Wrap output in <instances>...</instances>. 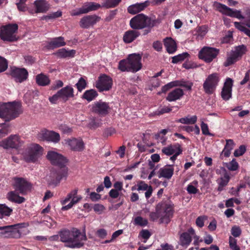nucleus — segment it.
<instances>
[{
  "label": "nucleus",
  "instance_id": "72a5a7b5",
  "mask_svg": "<svg viewBox=\"0 0 250 250\" xmlns=\"http://www.w3.org/2000/svg\"><path fill=\"white\" fill-rule=\"evenodd\" d=\"M6 197L9 201L18 204H21L25 201L24 198L19 196L14 191L9 192L7 194Z\"/></svg>",
  "mask_w": 250,
  "mask_h": 250
},
{
  "label": "nucleus",
  "instance_id": "49530a36",
  "mask_svg": "<svg viewBox=\"0 0 250 250\" xmlns=\"http://www.w3.org/2000/svg\"><path fill=\"white\" fill-rule=\"evenodd\" d=\"M12 211V209L5 205H0V218L5 216H9Z\"/></svg>",
  "mask_w": 250,
  "mask_h": 250
},
{
  "label": "nucleus",
  "instance_id": "13d9d810",
  "mask_svg": "<svg viewBox=\"0 0 250 250\" xmlns=\"http://www.w3.org/2000/svg\"><path fill=\"white\" fill-rule=\"evenodd\" d=\"M242 233L240 228L237 226H234L231 229V233L234 237H239Z\"/></svg>",
  "mask_w": 250,
  "mask_h": 250
},
{
  "label": "nucleus",
  "instance_id": "680f3d73",
  "mask_svg": "<svg viewBox=\"0 0 250 250\" xmlns=\"http://www.w3.org/2000/svg\"><path fill=\"white\" fill-rule=\"evenodd\" d=\"M201 128L202 133L205 135L213 136V134L209 131L208 125L204 122H202L201 124Z\"/></svg>",
  "mask_w": 250,
  "mask_h": 250
},
{
  "label": "nucleus",
  "instance_id": "bb28decb",
  "mask_svg": "<svg viewBox=\"0 0 250 250\" xmlns=\"http://www.w3.org/2000/svg\"><path fill=\"white\" fill-rule=\"evenodd\" d=\"M61 100L62 102H66L70 98L74 97V89L70 86H66L60 90Z\"/></svg>",
  "mask_w": 250,
  "mask_h": 250
},
{
  "label": "nucleus",
  "instance_id": "423d86ee",
  "mask_svg": "<svg viewBox=\"0 0 250 250\" xmlns=\"http://www.w3.org/2000/svg\"><path fill=\"white\" fill-rule=\"evenodd\" d=\"M192 238L193 239V245L196 246V250L199 249L200 243L203 242V239L196 235L195 230L190 228L187 231L182 233L179 236V245L183 248H187L190 244Z\"/></svg>",
  "mask_w": 250,
  "mask_h": 250
},
{
  "label": "nucleus",
  "instance_id": "864d4df0",
  "mask_svg": "<svg viewBox=\"0 0 250 250\" xmlns=\"http://www.w3.org/2000/svg\"><path fill=\"white\" fill-rule=\"evenodd\" d=\"M178 86H181L187 88L188 90H190L192 86H193V83L189 81H185L184 80L177 81Z\"/></svg>",
  "mask_w": 250,
  "mask_h": 250
},
{
  "label": "nucleus",
  "instance_id": "f03ea898",
  "mask_svg": "<svg viewBox=\"0 0 250 250\" xmlns=\"http://www.w3.org/2000/svg\"><path fill=\"white\" fill-rule=\"evenodd\" d=\"M61 241L65 243V246L70 248H80L83 246L86 240L85 234L81 235L79 230L73 229L69 230L64 229L59 232Z\"/></svg>",
  "mask_w": 250,
  "mask_h": 250
},
{
  "label": "nucleus",
  "instance_id": "b1692460",
  "mask_svg": "<svg viewBox=\"0 0 250 250\" xmlns=\"http://www.w3.org/2000/svg\"><path fill=\"white\" fill-rule=\"evenodd\" d=\"M101 18L97 15H88L82 18L80 21V26L83 28H88L99 21Z\"/></svg>",
  "mask_w": 250,
  "mask_h": 250
},
{
  "label": "nucleus",
  "instance_id": "4c0bfd02",
  "mask_svg": "<svg viewBox=\"0 0 250 250\" xmlns=\"http://www.w3.org/2000/svg\"><path fill=\"white\" fill-rule=\"evenodd\" d=\"M76 53L75 50H67L65 48L59 49L56 53V55L62 58L73 57Z\"/></svg>",
  "mask_w": 250,
  "mask_h": 250
},
{
  "label": "nucleus",
  "instance_id": "cd10ccee",
  "mask_svg": "<svg viewBox=\"0 0 250 250\" xmlns=\"http://www.w3.org/2000/svg\"><path fill=\"white\" fill-rule=\"evenodd\" d=\"M140 35L139 32L137 31L129 30L125 32L123 35V40L124 42L129 43L136 40Z\"/></svg>",
  "mask_w": 250,
  "mask_h": 250
},
{
  "label": "nucleus",
  "instance_id": "a18cd8bd",
  "mask_svg": "<svg viewBox=\"0 0 250 250\" xmlns=\"http://www.w3.org/2000/svg\"><path fill=\"white\" fill-rule=\"evenodd\" d=\"M48 228H52L56 225V222L49 216H45L43 219L39 223Z\"/></svg>",
  "mask_w": 250,
  "mask_h": 250
},
{
  "label": "nucleus",
  "instance_id": "338daca9",
  "mask_svg": "<svg viewBox=\"0 0 250 250\" xmlns=\"http://www.w3.org/2000/svg\"><path fill=\"white\" fill-rule=\"evenodd\" d=\"M207 219L205 216H201L198 217L196 220V224L197 226L200 228H202L204 225V221Z\"/></svg>",
  "mask_w": 250,
  "mask_h": 250
},
{
  "label": "nucleus",
  "instance_id": "4d7b16f0",
  "mask_svg": "<svg viewBox=\"0 0 250 250\" xmlns=\"http://www.w3.org/2000/svg\"><path fill=\"white\" fill-rule=\"evenodd\" d=\"M62 15V13L60 11H58L55 12H53L52 13H50L49 14H48L47 15L44 16V19L47 20H52V19H55L58 17H61Z\"/></svg>",
  "mask_w": 250,
  "mask_h": 250
},
{
  "label": "nucleus",
  "instance_id": "3c124183",
  "mask_svg": "<svg viewBox=\"0 0 250 250\" xmlns=\"http://www.w3.org/2000/svg\"><path fill=\"white\" fill-rule=\"evenodd\" d=\"M121 0H106L102 5L103 7L107 8L114 7L116 6Z\"/></svg>",
  "mask_w": 250,
  "mask_h": 250
},
{
  "label": "nucleus",
  "instance_id": "7ed1b4c3",
  "mask_svg": "<svg viewBox=\"0 0 250 250\" xmlns=\"http://www.w3.org/2000/svg\"><path fill=\"white\" fill-rule=\"evenodd\" d=\"M22 112L21 105L19 102L0 103V118L6 121L17 117Z\"/></svg>",
  "mask_w": 250,
  "mask_h": 250
},
{
  "label": "nucleus",
  "instance_id": "5fc2aeb1",
  "mask_svg": "<svg viewBox=\"0 0 250 250\" xmlns=\"http://www.w3.org/2000/svg\"><path fill=\"white\" fill-rule=\"evenodd\" d=\"M76 86L78 91L81 92L85 88L86 82L83 78H81L78 83L76 84Z\"/></svg>",
  "mask_w": 250,
  "mask_h": 250
},
{
  "label": "nucleus",
  "instance_id": "20e7f679",
  "mask_svg": "<svg viewBox=\"0 0 250 250\" xmlns=\"http://www.w3.org/2000/svg\"><path fill=\"white\" fill-rule=\"evenodd\" d=\"M141 59L142 56L139 54H130L126 60L119 62L118 68L122 71L136 72L142 68Z\"/></svg>",
  "mask_w": 250,
  "mask_h": 250
},
{
  "label": "nucleus",
  "instance_id": "412c9836",
  "mask_svg": "<svg viewBox=\"0 0 250 250\" xmlns=\"http://www.w3.org/2000/svg\"><path fill=\"white\" fill-rule=\"evenodd\" d=\"M109 110V106L108 103L99 101L93 104L92 112L99 115L104 116L106 115Z\"/></svg>",
  "mask_w": 250,
  "mask_h": 250
},
{
  "label": "nucleus",
  "instance_id": "79ce46f5",
  "mask_svg": "<svg viewBox=\"0 0 250 250\" xmlns=\"http://www.w3.org/2000/svg\"><path fill=\"white\" fill-rule=\"evenodd\" d=\"M229 179L230 177L229 175L226 172L224 174L223 176L218 179L217 180V183L219 185L218 190H221L222 188L228 184Z\"/></svg>",
  "mask_w": 250,
  "mask_h": 250
},
{
  "label": "nucleus",
  "instance_id": "09e8293b",
  "mask_svg": "<svg viewBox=\"0 0 250 250\" xmlns=\"http://www.w3.org/2000/svg\"><path fill=\"white\" fill-rule=\"evenodd\" d=\"M226 167L230 171H235L239 167L238 163L236 161L235 159H232L229 163H226Z\"/></svg>",
  "mask_w": 250,
  "mask_h": 250
},
{
  "label": "nucleus",
  "instance_id": "f3484780",
  "mask_svg": "<svg viewBox=\"0 0 250 250\" xmlns=\"http://www.w3.org/2000/svg\"><path fill=\"white\" fill-rule=\"evenodd\" d=\"M37 138L41 141L58 143L60 140V134L54 131L48 130L43 128L40 130L37 134Z\"/></svg>",
  "mask_w": 250,
  "mask_h": 250
},
{
  "label": "nucleus",
  "instance_id": "e2e57ef3",
  "mask_svg": "<svg viewBox=\"0 0 250 250\" xmlns=\"http://www.w3.org/2000/svg\"><path fill=\"white\" fill-rule=\"evenodd\" d=\"M246 150V148L245 146H240L238 149L235 150L234 155L235 157L241 156L245 152Z\"/></svg>",
  "mask_w": 250,
  "mask_h": 250
},
{
  "label": "nucleus",
  "instance_id": "2f4dec72",
  "mask_svg": "<svg viewBox=\"0 0 250 250\" xmlns=\"http://www.w3.org/2000/svg\"><path fill=\"white\" fill-rule=\"evenodd\" d=\"M164 43L166 50L169 54L174 53L177 50L175 41L170 37H167L164 40Z\"/></svg>",
  "mask_w": 250,
  "mask_h": 250
},
{
  "label": "nucleus",
  "instance_id": "ea45409f",
  "mask_svg": "<svg viewBox=\"0 0 250 250\" xmlns=\"http://www.w3.org/2000/svg\"><path fill=\"white\" fill-rule=\"evenodd\" d=\"M98 96L97 92L94 89H90L85 91L83 95V98L88 102H90L95 99Z\"/></svg>",
  "mask_w": 250,
  "mask_h": 250
},
{
  "label": "nucleus",
  "instance_id": "1a4fd4ad",
  "mask_svg": "<svg viewBox=\"0 0 250 250\" xmlns=\"http://www.w3.org/2000/svg\"><path fill=\"white\" fill-rule=\"evenodd\" d=\"M43 148L37 144H31L24 153V159L27 162L35 163L43 154Z\"/></svg>",
  "mask_w": 250,
  "mask_h": 250
},
{
  "label": "nucleus",
  "instance_id": "bf43d9fd",
  "mask_svg": "<svg viewBox=\"0 0 250 250\" xmlns=\"http://www.w3.org/2000/svg\"><path fill=\"white\" fill-rule=\"evenodd\" d=\"M148 22L147 27H152L157 25L161 22V20L160 18L152 19L148 17Z\"/></svg>",
  "mask_w": 250,
  "mask_h": 250
},
{
  "label": "nucleus",
  "instance_id": "a878e982",
  "mask_svg": "<svg viewBox=\"0 0 250 250\" xmlns=\"http://www.w3.org/2000/svg\"><path fill=\"white\" fill-rule=\"evenodd\" d=\"M149 1L146 0L144 2L137 3L130 5L127 8V11L129 14L134 15L143 10L148 6Z\"/></svg>",
  "mask_w": 250,
  "mask_h": 250
},
{
  "label": "nucleus",
  "instance_id": "58836bf2",
  "mask_svg": "<svg viewBox=\"0 0 250 250\" xmlns=\"http://www.w3.org/2000/svg\"><path fill=\"white\" fill-rule=\"evenodd\" d=\"M101 6L100 4L93 2H87L83 5L85 13L98 10L100 8Z\"/></svg>",
  "mask_w": 250,
  "mask_h": 250
},
{
  "label": "nucleus",
  "instance_id": "603ef678",
  "mask_svg": "<svg viewBox=\"0 0 250 250\" xmlns=\"http://www.w3.org/2000/svg\"><path fill=\"white\" fill-rule=\"evenodd\" d=\"M151 236V233L147 229H142L139 233V237L143 239L142 242L146 243Z\"/></svg>",
  "mask_w": 250,
  "mask_h": 250
},
{
  "label": "nucleus",
  "instance_id": "2eb2a0df",
  "mask_svg": "<svg viewBox=\"0 0 250 250\" xmlns=\"http://www.w3.org/2000/svg\"><path fill=\"white\" fill-rule=\"evenodd\" d=\"M23 144L19 136L11 135L0 141V146L4 149L18 148Z\"/></svg>",
  "mask_w": 250,
  "mask_h": 250
},
{
  "label": "nucleus",
  "instance_id": "4468645a",
  "mask_svg": "<svg viewBox=\"0 0 250 250\" xmlns=\"http://www.w3.org/2000/svg\"><path fill=\"white\" fill-rule=\"evenodd\" d=\"M12 186L16 191L24 195L32 188V185L26 179L16 177L13 178Z\"/></svg>",
  "mask_w": 250,
  "mask_h": 250
},
{
  "label": "nucleus",
  "instance_id": "f257e3e1",
  "mask_svg": "<svg viewBox=\"0 0 250 250\" xmlns=\"http://www.w3.org/2000/svg\"><path fill=\"white\" fill-rule=\"evenodd\" d=\"M46 158L52 165L58 166L61 168L57 173L51 172L48 178L49 184L56 186L60 183L62 179H66L67 176L68 169L65 167L67 163V160L61 154L54 150L48 151Z\"/></svg>",
  "mask_w": 250,
  "mask_h": 250
},
{
  "label": "nucleus",
  "instance_id": "473e14b6",
  "mask_svg": "<svg viewBox=\"0 0 250 250\" xmlns=\"http://www.w3.org/2000/svg\"><path fill=\"white\" fill-rule=\"evenodd\" d=\"M65 42L63 37H59L53 38L48 42L47 48L48 49H54L65 45Z\"/></svg>",
  "mask_w": 250,
  "mask_h": 250
},
{
  "label": "nucleus",
  "instance_id": "a211bd4d",
  "mask_svg": "<svg viewBox=\"0 0 250 250\" xmlns=\"http://www.w3.org/2000/svg\"><path fill=\"white\" fill-rule=\"evenodd\" d=\"M148 17L140 14L132 18L130 21V26L133 29H142L147 27Z\"/></svg>",
  "mask_w": 250,
  "mask_h": 250
},
{
  "label": "nucleus",
  "instance_id": "de8ad7c7",
  "mask_svg": "<svg viewBox=\"0 0 250 250\" xmlns=\"http://www.w3.org/2000/svg\"><path fill=\"white\" fill-rule=\"evenodd\" d=\"M188 54L186 52L175 56L172 58V62L173 63H177L179 62L184 61L185 59L188 58Z\"/></svg>",
  "mask_w": 250,
  "mask_h": 250
},
{
  "label": "nucleus",
  "instance_id": "69168bd1",
  "mask_svg": "<svg viewBox=\"0 0 250 250\" xmlns=\"http://www.w3.org/2000/svg\"><path fill=\"white\" fill-rule=\"evenodd\" d=\"M49 101L52 104H56L59 100H61V95L58 91L56 94L53 95L52 97H49Z\"/></svg>",
  "mask_w": 250,
  "mask_h": 250
},
{
  "label": "nucleus",
  "instance_id": "f8f14e48",
  "mask_svg": "<svg viewBox=\"0 0 250 250\" xmlns=\"http://www.w3.org/2000/svg\"><path fill=\"white\" fill-rule=\"evenodd\" d=\"M157 207L161 223L167 224L173 216V206L169 203H163L158 205Z\"/></svg>",
  "mask_w": 250,
  "mask_h": 250
},
{
  "label": "nucleus",
  "instance_id": "0eeeda50",
  "mask_svg": "<svg viewBox=\"0 0 250 250\" xmlns=\"http://www.w3.org/2000/svg\"><path fill=\"white\" fill-rule=\"evenodd\" d=\"M25 226V223H18L0 227V236L4 238H19L21 235L19 229Z\"/></svg>",
  "mask_w": 250,
  "mask_h": 250
},
{
  "label": "nucleus",
  "instance_id": "6e6d98bb",
  "mask_svg": "<svg viewBox=\"0 0 250 250\" xmlns=\"http://www.w3.org/2000/svg\"><path fill=\"white\" fill-rule=\"evenodd\" d=\"M229 245L232 250H240V248L237 245L236 239L232 236L229 237Z\"/></svg>",
  "mask_w": 250,
  "mask_h": 250
},
{
  "label": "nucleus",
  "instance_id": "9d476101",
  "mask_svg": "<svg viewBox=\"0 0 250 250\" xmlns=\"http://www.w3.org/2000/svg\"><path fill=\"white\" fill-rule=\"evenodd\" d=\"M246 47L245 45H242L236 47L234 50H232L228 55L226 61L224 62V65L228 67L238 61H239L245 53Z\"/></svg>",
  "mask_w": 250,
  "mask_h": 250
},
{
  "label": "nucleus",
  "instance_id": "5701e85b",
  "mask_svg": "<svg viewBox=\"0 0 250 250\" xmlns=\"http://www.w3.org/2000/svg\"><path fill=\"white\" fill-rule=\"evenodd\" d=\"M233 80L228 78L226 79L221 92V98L225 101H228L232 96Z\"/></svg>",
  "mask_w": 250,
  "mask_h": 250
},
{
  "label": "nucleus",
  "instance_id": "aec40b11",
  "mask_svg": "<svg viewBox=\"0 0 250 250\" xmlns=\"http://www.w3.org/2000/svg\"><path fill=\"white\" fill-rule=\"evenodd\" d=\"M65 144L74 151H82L84 149V143L81 139L75 138L64 140Z\"/></svg>",
  "mask_w": 250,
  "mask_h": 250
},
{
  "label": "nucleus",
  "instance_id": "774afa93",
  "mask_svg": "<svg viewBox=\"0 0 250 250\" xmlns=\"http://www.w3.org/2000/svg\"><path fill=\"white\" fill-rule=\"evenodd\" d=\"M93 209L95 212L98 213V214H101L105 209V208L103 205L101 204H96L94 205L93 207Z\"/></svg>",
  "mask_w": 250,
  "mask_h": 250
},
{
  "label": "nucleus",
  "instance_id": "ddd939ff",
  "mask_svg": "<svg viewBox=\"0 0 250 250\" xmlns=\"http://www.w3.org/2000/svg\"><path fill=\"white\" fill-rule=\"evenodd\" d=\"M220 81L219 75L213 73L208 76L203 83V89L207 94H212L215 91Z\"/></svg>",
  "mask_w": 250,
  "mask_h": 250
},
{
  "label": "nucleus",
  "instance_id": "4be33fe9",
  "mask_svg": "<svg viewBox=\"0 0 250 250\" xmlns=\"http://www.w3.org/2000/svg\"><path fill=\"white\" fill-rule=\"evenodd\" d=\"M11 75L16 82L22 83L27 79L28 73L25 68H13Z\"/></svg>",
  "mask_w": 250,
  "mask_h": 250
},
{
  "label": "nucleus",
  "instance_id": "6ab92c4d",
  "mask_svg": "<svg viewBox=\"0 0 250 250\" xmlns=\"http://www.w3.org/2000/svg\"><path fill=\"white\" fill-rule=\"evenodd\" d=\"M112 85V79L105 74L100 76L96 83V87L100 91H108L111 88Z\"/></svg>",
  "mask_w": 250,
  "mask_h": 250
},
{
  "label": "nucleus",
  "instance_id": "393cba45",
  "mask_svg": "<svg viewBox=\"0 0 250 250\" xmlns=\"http://www.w3.org/2000/svg\"><path fill=\"white\" fill-rule=\"evenodd\" d=\"M174 173L173 165H167L161 168L158 171L157 174L159 178H164L170 179Z\"/></svg>",
  "mask_w": 250,
  "mask_h": 250
},
{
  "label": "nucleus",
  "instance_id": "6e6552de",
  "mask_svg": "<svg viewBox=\"0 0 250 250\" xmlns=\"http://www.w3.org/2000/svg\"><path fill=\"white\" fill-rule=\"evenodd\" d=\"M18 29L17 24H8L1 26L0 37L1 40L7 42H14L17 40L16 33Z\"/></svg>",
  "mask_w": 250,
  "mask_h": 250
},
{
  "label": "nucleus",
  "instance_id": "7c9ffc66",
  "mask_svg": "<svg viewBox=\"0 0 250 250\" xmlns=\"http://www.w3.org/2000/svg\"><path fill=\"white\" fill-rule=\"evenodd\" d=\"M208 31V27L206 25L197 26L193 31V36L197 40H202Z\"/></svg>",
  "mask_w": 250,
  "mask_h": 250
},
{
  "label": "nucleus",
  "instance_id": "f704fd0d",
  "mask_svg": "<svg viewBox=\"0 0 250 250\" xmlns=\"http://www.w3.org/2000/svg\"><path fill=\"white\" fill-rule=\"evenodd\" d=\"M36 82L38 85L42 86L48 85L50 83V80L47 75L41 73L36 76Z\"/></svg>",
  "mask_w": 250,
  "mask_h": 250
},
{
  "label": "nucleus",
  "instance_id": "c756f323",
  "mask_svg": "<svg viewBox=\"0 0 250 250\" xmlns=\"http://www.w3.org/2000/svg\"><path fill=\"white\" fill-rule=\"evenodd\" d=\"M183 89L177 88L170 91L166 97L167 101L173 102L180 99L184 95Z\"/></svg>",
  "mask_w": 250,
  "mask_h": 250
},
{
  "label": "nucleus",
  "instance_id": "dca6fc26",
  "mask_svg": "<svg viewBox=\"0 0 250 250\" xmlns=\"http://www.w3.org/2000/svg\"><path fill=\"white\" fill-rule=\"evenodd\" d=\"M219 53V50L215 48L205 46L199 52L198 57L205 61L209 63L214 59Z\"/></svg>",
  "mask_w": 250,
  "mask_h": 250
},
{
  "label": "nucleus",
  "instance_id": "c03bdc74",
  "mask_svg": "<svg viewBox=\"0 0 250 250\" xmlns=\"http://www.w3.org/2000/svg\"><path fill=\"white\" fill-rule=\"evenodd\" d=\"M198 184V181L196 180H194L189 184L187 188V190L188 193L189 194L197 193L198 191L197 189Z\"/></svg>",
  "mask_w": 250,
  "mask_h": 250
},
{
  "label": "nucleus",
  "instance_id": "0e129e2a",
  "mask_svg": "<svg viewBox=\"0 0 250 250\" xmlns=\"http://www.w3.org/2000/svg\"><path fill=\"white\" fill-rule=\"evenodd\" d=\"M137 187V189L138 191L146 190L149 188V186L147 185V184H146L144 181H139L138 183Z\"/></svg>",
  "mask_w": 250,
  "mask_h": 250
},
{
  "label": "nucleus",
  "instance_id": "052dcab7",
  "mask_svg": "<svg viewBox=\"0 0 250 250\" xmlns=\"http://www.w3.org/2000/svg\"><path fill=\"white\" fill-rule=\"evenodd\" d=\"M8 67L7 61L3 58L0 56V73L5 71Z\"/></svg>",
  "mask_w": 250,
  "mask_h": 250
},
{
  "label": "nucleus",
  "instance_id": "39448f33",
  "mask_svg": "<svg viewBox=\"0 0 250 250\" xmlns=\"http://www.w3.org/2000/svg\"><path fill=\"white\" fill-rule=\"evenodd\" d=\"M213 6L220 12L228 16L236 18L239 20L244 19L246 18V25L250 27V8H247L245 10L246 17H244L242 15L240 10L232 9L220 3L215 2Z\"/></svg>",
  "mask_w": 250,
  "mask_h": 250
},
{
  "label": "nucleus",
  "instance_id": "c85d7f7f",
  "mask_svg": "<svg viewBox=\"0 0 250 250\" xmlns=\"http://www.w3.org/2000/svg\"><path fill=\"white\" fill-rule=\"evenodd\" d=\"M35 13H45L48 10L50 5L45 0H36L34 2Z\"/></svg>",
  "mask_w": 250,
  "mask_h": 250
},
{
  "label": "nucleus",
  "instance_id": "a19ab883",
  "mask_svg": "<svg viewBox=\"0 0 250 250\" xmlns=\"http://www.w3.org/2000/svg\"><path fill=\"white\" fill-rule=\"evenodd\" d=\"M197 117L194 115L192 116H187L185 117L182 118L177 120V122L181 123L184 124H194L197 121Z\"/></svg>",
  "mask_w": 250,
  "mask_h": 250
},
{
  "label": "nucleus",
  "instance_id": "c9c22d12",
  "mask_svg": "<svg viewBox=\"0 0 250 250\" xmlns=\"http://www.w3.org/2000/svg\"><path fill=\"white\" fill-rule=\"evenodd\" d=\"M181 149L178 145H169L164 147L162 149V152L166 155H172L174 153L181 150Z\"/></svg>",
  "mask_w": 250,
  "mask_h": 250
},
{
  "label": "nucleus",
  "instance_id": "e433bc0d",
  "mask_svg": "<svg viewBox=\"0 0 250 250\" xmlns=\"http://www.w3.org/2000/svg\"><path fill=\"white\" fill-rule=\"evenodd\" d=\"M235 143L232 139L226 140V144L222 151V154L226 157L229 156L231 151L233 149Z\"/></svg>",
  "mask_w": 250,
  "mask_h": 250
},
{
  "label": "nucleus",
  "instance_id": "8fccbe9b",
  "mask_svg": "<svg viewBox=\"0 0 250 250\" xmlns=\"http://www.w3.org/2000/svg\"><path fill=\"white\" fill-rule=\"evenodd\" d=\"M235 27L239 30L244 32L247 36L250 38V30L244 26L242 23L239 22H234Z\"/></svg>",
  "mask_w": 250,
  "mask_h": 250
},
{
  "label": "nucleus",
  "instance_id": "9b49d317",
  "mask_svg": "<svg viewBox=\"0 0 250 250\" xmlns=\"http://www.w3.org/2000/svg\"><path fill=\"white\" fill-rule=\"evenodd\" d=\"M78 189L77 188L72 190L68 193L65 198L60 201L61 204L62 205H64L71 200L70 202L68 205L62 208L61 209L62 210H67L70 209L74 205L77 204L82 200V197L81 195H78Z\"/></svg>",
  "mask_w": 250,
  "mask_h": 250
},
{
  "label": "nucleus",
  "instance_id": "37998d69",
  "mask_svg": "<svg viewBox=\"0 0 250 250\" xmlns=\"http://www.w3.org/2000/svg\"><path fill=\"white\" fill-rule=\"evenodd\" d=\"M133 223L135 226L145 227L147 225L148 221L147 219L141 216H137L134 218Z\"/></svg>",
  "mask_w": 250,
  "mask_h": 250
}]
</instances>
